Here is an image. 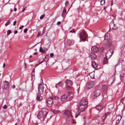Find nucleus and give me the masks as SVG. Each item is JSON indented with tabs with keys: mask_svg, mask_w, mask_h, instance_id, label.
<instances>
[{
	"mask_svg": "<svg viewBox=\"0 0 125 125\" xmlns=\"http://www.w3.org/2000/svg\"><path fill=\"white\" fill-rule=\"evenodd\" d=\"M48 112V110L46 108L43 109L42 111H40L38 114L37 117L38 119L43 121L46 118Z\"/></svg>",
	"mask_w": 125,
	"mask_h": 125,
	"instance_id": "f257e3e1",
	"label": "nucleus"
},
{
	"mask_svg": "<svg viewBox=\"0 0 125 125\" xmlns=\"http://www.w3.org/2000/svg\"><path fill=\"white\" fill-rule=\"evenodd\" d=\"M73 94L71 92H69L67 93V94H64L61 97V100L62 101H63L67 99L70 100L73 98Z\"/></svg>",
	"mask_w": 125,
	"mask_h": 125,
	"instance_id": "f03ea898",
	"label": "nucleus"
},
{
	"mask_svg": "<svg viewBox=\"0 0 125 125\" xmlns=\"http://www.w3.org/2000/svg\"><path fill=\"white\" fill-rule=\"evenodd\" d=\"M109 34L108 33H106L104 36V39L106 41H105V45L107 46H109L111 45L112 43V40L110 39H108V37Z\"/></svg>",
	"mask_w": 125,
	"mask_h": 125,
	"instance_id": "7ed1b4c3",
	"label": "nucleus"
},
{
	"mask_svg": "<svg viewBox=\"0 0 125 125\" xmlns=\"http://www.w3.org/2000/svg\"><path fill=\"white\" fill-rule=\"evenodd\" d=\"M79 36L81 40L84 41L87 37L86 33L84 31L81 30Z\"/></svg>",
	"mask_w": 125,
	"mask_h": 125,
	"instance_id": "20e7f679",
	"label": "nucleus"
},
{
	"mask_svg": "<svg viewBox=\"0 0 125 125\" xmlns=\"http://www.w3.org/2000/svg\"><path fill=\"white\" fill-rule=\"evenodd\" d=\"M64 115L66 117L67 120H68V118L71 120L72 119L73 116L71 114V112L69 110L65 111L64 113Z\"/></svg>",
	"mask_w": 125,
	"mask_h": 125,
	"instance_id": "39448f33",
	"label": "nucleus"
},
{
	"mask_svg": "<svg viewBox=\"0 0 125 125\" xmlns=\"http://www.w3.org/2000/svg\"><path fill=\"white\" fill-rule=\"evenodd\" d=\"M87 107L84 106V105L80 104L78 107V109L79 110L78 111V112L76 113V115L77 116L75 115V118L77 117V116L80 115V113L81 111H83Z\"/></svg>",
	"mask_w": 125,
	"mask_h": 125,
	"instance_id": "423d86ee",
	"label": "nucleus"
},
{
	"mask_svg": "<svg viewBox=\"0 0 125 125\" xmlns=\"http://www.w3.org/2000/svg\"><path fill=\"white\" fill-rule=\"evenodd\" d=\"M94 84V82L93 81H91L87 83L86 88L87 89H90L93 88Z\"/></svg>",
	"mask_w": 125,
	"mask_h": 125,
	"instance_id": "0eeeda50",
	"label": "nucleus"
},
{
	"mask_svg": "<svg viewBox=\"0 0 125 125\" xmlns=\"http://www.w3.org/2000/svg\"><path fill=\"white\" fill-rule=\"evenodd\" d=\"M44 86L42 84H40L38 85V90L39 94H42L43 93Z\"/></svg>",
	"mask_w": 125,
	"mask_h": 125,
	"instance_id": "6e6552de",
	"label": "nucleus"
},
{
	"mask_svg": "<svg viewBox=\"0 0 125 125\" xmlns=\"http://www.w3.org/2000/svg\"><path fill=\"white\" fill-rule=\"evenodd\" d=\"M53 99L52 98H48L47 99L46 101V105L48 106H52L53 103Z\"/></svg>",
	"mask_w": 125,
	"mask_h": 125,
	"instance_id": "1a4fd4ad",
	"label": "nucleus"
},
{
	"mask_svg": "<svg viewBox=\"0 0 125 125\" xmlns=\"http://www.w3.org/2000/svg\"><path fill=\"white\" fill-rule=\"evenodd\" d=\"M101 94V91L99 89H96L94 92L93 96L95 97L99 96Z\"/></svg>",
	"mask_w": 125,
	"mask_h": 125,
	"instance_id": "9d476101",
	"label": "nucleus"
},
{
	"mask_svg": "<svg viewBox=\"0 0 125 125\" xmlns=\"http://www.w3.org/2000/svg\"><path fill=\"white\" fill-rule=\"evenodd\" d=\"M114 52V51L113 49H111L107 51L106 53V56L107 57H108L109 59L111 57Z\"/></svg>",
	"mask_w": 125,
	"mask_h": 125,
	"instance_id": "9b49d317",
	"label": "nucleus"
},
{
	"mask_svg": "<svg viewBox=\"0 0 125 125\" xmlns=\"http://www.w3.org/2000/svg\"><path fill=\"white\" fill-rule=\"evenodd\" d=\"M109 27L110 29H112L114 30H115L117 28V27L114 23V21L112 20L110 22L109 25Z\"/></svg>",
	"mask_w": 125,
	"mask_h": 125,
	"instance_id": "f8f14e48",
	"label": "nucleus"
},
{
	"mask_svg": "<svg viewBox=\"0 0 125 125\" xmlns=\"http://www.w3.org/2000/svg\"><path fill=\"white\" fill-rule=\"evenodd\" d=\"M88 103L86 100H81L80 102V104L84 105L86 107H87V104Z\"/></svg>",
	"mask_w": 125,
	"mask_h": 125,
	"instance_id": "ddd939ff",
	"label": "nucleus"
},
{
	"mask_svg": "<svg viewBox=\"0 0 125 125\" xmlns=\"http://www.w3.org/2000/svg\"><path fill=\"white\" fill-rule=\"evenodd\" d=\"M122 118V116L120 115L117 116L115 118L116 121V124H117L119 123Z\"/></svg>",
	"mask_w": 125,
	"mask_h": 125,
	"instance_id": "4468645a",
	"label": "nucleus"
},
{
	"mask_svg": "<svg viewBox=\"0 0 125 125\" xmlns=\"http://www.w3.org/2000/svg\"><path fill=\"white\" fill-rule=\"evenodd\" d=\"M111 113L110 112H107L104 115L102 116L101 118L103 122H104L107 116Z\"/></svg>",
	"mask_w": 125,
	"mask_h": 125,
	"instance_id": "2eb2a0df",
	"label": "nucleus"
},
{
	"mask_svg": "<svg viewBox=\"0 0 125 125\" xmlns=\"http://www.w3.org/2000/svg\"><path fill=\"white\" fill-rule=\"evenodd\" d=\"M91 51L94 52H98L99 51V49L95 46H92L91 49Z\"/></svg>",
	"mask_w": 125,
	"mask_h": 125,
	"instance_id": "dca6fc26",
	"label": "nucleus"
},
{
	"mask_svg": "<svg viewBox=\"0 0 125 125\" xmlns=\"http://www.w3.org/2000/svg\"><path fill=\"white\" fill-rule=\"evenodd\" d=\"M108 89V87L105 85H103L102 87L103 92L104 94H106Z\"/></svg>",
	"mask_w": 125,
	"mask_h": 125,
	"instance_id": "f3484780",
	"label": "nucleus"
},
{
	"mask_svg": "<svg viewBox=\"0 0 125 125\" xmlns=\"http://www.w3.org/2000/svg\"><path fill=\"white\" fill-rule=\"evenodd\" d=\"M9 87V83L7 82H4L3 83V88L6 89Z\"/></svg>",
	"mask_w": 125,
	"mask_h": 125,
	"instance_id": "a211bd4d",
	"label": "nucleus"
},
{
	"mask_svg": "<svg viewBox=\"0 0 125 125\" xmlns=\"http://www.w3.org/2000/svg\"><path fill=\"white\" fill-rule=\"evenodd\" d=\"M65 83L67 85L71 86L72 84V81L70 80H67L65 81Z\"/></svg>",
	"mask_w": 125,
	"mask_h": 125,
	"instance_id": "6ab92c4d",
	"label": "nucleus"
},
{
	"mask_svg": "<svg viewBox=\"0 0 125 125\" xmlns=\"http://www.w3.org/2000/svg\"><path fill=\"white\" fill-rule=\"evenodd\" d=\"M73 42V40H68L67 41V43L68 45H72L74 44Z\"/></svg>",
	"mask_w": 125,
	"mask_h": 125,
	"instance_id": "aec40b11",
	"label": "nucleus"
},
{
	"mask_svg": "<svg viewBox=\"0 0 125 125\" xmlns=\"http://www.w3.org/2000/svg\"><path fill=\"white\" fill-rule=\"evenodd\" d=\"M90 56L91 58L93 59H94L96 57V55L94 53H91Z\"/></svg>",
	"mask_w": 125,
	"mask_h": 125,
	"instance_id": "412c9836",
	"label": "nucleus"
},
{
	"mask_svg": "<svg viewBox=\"0 0 125 125\" xmlns=\"http://www.w3.org/2000/svg\"><path fill=\"white\" fill-rule=\"evenodd\" d=\"M92 67L96 69L98 68V65L96 63H92Z\"/></svg>",
	"mask_w": 125,
	"mask_h": 125,
	"instance_id": "4be33fe9",
	"label": "nucleus"
},
{
	"mask_svg": "<svg viewBox=\"0 0 125 125\" xmlns=\"http://www.w3.org/2000/svg\"><path fill=\"white\" fill-rule=\"evenodd\" d=\"M96 109L98 110H101L103 108V106L100 105H99L95 107Z\"/></svg>",
	"mask_w": 125,
	"mask_h": 125,
	"instance_id": "5701e85b",
	"label": "nucleus"
},
{
	"mask_svg": "<svg viewBox=\"0 0 125 125\" xmlns=\"http://www.w3.org/2000/svg\"><path fill=\"white\" fill-rule=\"evenodd\" d=\"M35 68L33 69L32 71V80H34L35 79V75L34 74V69Z\"/></svg>",
	"mask_w": 125,
	"mask_h": 125,
	"instance_id": "b1692460",
	"label": "nucleus"
},
{
	"mask_svg": "<svg viewBox=\"0 0 125 125\" xmlns=\"http://www.w3.org/2000/svg\"><path fill=\"white\" fill-rule=\"evenodd\" d=\"M36 99V100L39 101H41L42 99V97L40 95H37Z\"/></svg>",
	"mask_w": 125,
	"mask_h": 125,
	"instance_id": "393cba45",
	"label": "nucleus"
},
{
	"mask_svg": "<svg viewBox=\"0 0 125 125\" xmlns=\"http://www.w3.org/2000/svg\"><path fill=\"white\" fill-rule=\"evenodd\" d=\"M108 59H109L108 57H107L106 56L105 57L104 59L103 62H108Z\"/></svg>",
	"mask_w": 125,
	"mask_h": 125,
	"instance_id": "a878e982",
	"label": "nucleus"
},
{
	"mask_svg": "<svg viewBox=\"0 0 125 125\" xmlns=\"http://www.w3.org/2000/svg\"><path fill=\"white\" fill-rule=\"evenodd\" d=\"M66 12V10L65 8H64L62 12V16H63L64 14H65Z\"/></svg>",
	"mask_w": 125,
	"mask_h": 125,
	"instance_id": "bb28decb",
	"label": "nucleus"
},
{
	"mask_svg": "<svg viewBox=\"0 0 125 125\" xmlns=\"http://www.w3.org/2000/svg\"><path fill=\"white\" fill-rule=\"evenodd\" d=\"M63 84V82L62 81H61L57 83V84L58 87H61Z\"/></svg>",
	"mask_w": 125,
	"mask_h": 125,
	"instance_id": "cd10ccee",
	"label": "nucleus"
},
{
	"mask_svg": "<svg viewBox=\"0 0 125 125\" xmlns=\"http://www.w3.org/2000/svg\"><path fill=\"white\" fill-rule=\"evenodd\" d=\"M71 86H70L69 85H67L66 87V89L68 90H71Z\"/></svg>",
	"mask_w": 125,
	"mask_h": 125,
	"instance_id": "c85d7f7f",
	"label": "nucleus"
},
{
	"mask_svg": "<svg viewBox=\"0 0 125 125\" xmlns=\"http://www.w3.org/2000/svg\"><path fill=\"white\" fill-rule=\"evenodd\" d=\"M105 3L104 0H102L101 1V5H103Z\"/></svg>",
	"mask_w": 125,
	"mask_h": 125,
	"instance_id": "c756f323",
	"label": "nucleus"
},
{
	"mask_svg": "<svg viewBox=\"0 0 125 125\" xmlns=\"http://www.w3.org/2000/svg\"><path fill=\"white\" fill-rule=\"evenodd\" d=\"M11 31L10 30H9L7 31V35H9L11 33Z\"/></svg>",
	"mask_w": 125,
	"mask_h": 125,
	"instance_id": "7c9ffc66",
	"label": "nucleus"
},
{
	"mask_svg": "<svg viewBox=\"0 0 125 125\" xmlns=\"http://www.w3.org/2000/svg\"><path fill=\"white\" fill-rule=\"evenodd\" d=\"M10 21L9 20L5 24L6 26H7L9 24Z\"/></svg>",
	"mask_w": 125,
	"mask_h": 125,
	"instance_id": "2f4dec72",
	"label": "nucleus"
},
{
	"mask_svg": "<svg viewBox=\"0 0 125 125\" xmlns=\"http://www.w3.org/2000/svg\"><path fill=\"white\" fill-rule=\"evenodd\" d=\"M75 31H74V29H73L72 30L70 31H69L70 32H73V33H74L75 32Z\"/></svg>",
	"mask_w": 125,
	"mask_h": 125,
	"instance_id": "473e14b6",
	"label": "nucleus"
},
{
	"mask_svg": "<svg viewBox=\"0 0 125 125\" xmlns=\"http://www.w3.org/2000/svg\"><path fill=\"white\" fill-rule=\"evenodd\" d=\"M45 16V15H42L40 17V19H43L44 17Z\"/></svg>",
	"mask_w": 125,
	"mask_h": 125,
	"instance_id": "72a5a7b5",
	"label": "nucleus"
},
{
	"mask_svg": "<svg viewBox=\"0 0 125 125\" xmlns=\"http://www.w3.org/2000/svg\"><path fill=\"white\" fill-rule=\"evenodd\" d=\"M69 4V2L68 1H66L65 3V6H67Z\"/></svg>",
	"mask_w": 125,
	"mask_h": 125,
	"instance_id": "f704fd0d",
	"label": "nucleus"
},
{
	"mask_svg": "<svg viewBox=\"0 0 125 125\" xmlns=\"http://www.w3.org/2000/svg\"><path fill=\"white\" fill-rule=\"evenodd\" d=\"M7 106L6 105H4L3 107V108L4 109H6L7 108Z\"/></svg>",
	"mask_w": 125,
	"mask_h": 125,
	"instance_id": "c9c22d12",
	"label": "nucleus"
},
{
	"mask_svg": "<svg viewBox=\"0 0 125 125\" xmlns=\"http://www.w3.org/2000/svg\"><path fill=\"white\" fill-rule=\"evenodd\" d=\"M43 50V49L41 47L40 48V50H39V52H42Z\"/></svg>",
	"mask_w": 125,
	"mask_h": 125,
	"instance_id": "e433bc0d",
	"label": "nucleus"
},
{
	"mask_svg": "<svg viewBox=\"0 0 125 125\" xmlns=\"http://www.w3.org/2000/svg\"><path fill=\"white\" fill-rule=\"evenodd\" d=\"M27 31V28L25 29L24 31V32L25 33H26Z\"/></svg>",
	"mask_w": 125,
	"mask_h": 125,
	"instance_id": "4c0bfd02",
	"label": "nucleus"
},
{
	"mask_svg": "<svg viewBox=\"0 0 125 125\" xmlns=\"http://www.w3.org/2000/svg\"><path fill=\"white\" fill-rule=\"evenodd\" d=\"M53 54L52 53H51L50 54V56L51 57H52L53 56Z\"/></svg>",
	"mask_w": 125,
	"mask_h": 125,
	"instance_id": "58836bf2",
	"label": "nucleus"
},
{
	"mask_svg": "<svg viewBox=\"0 0 125 125\" xmlns=\"http://www.w3.org/2000/svg\"><path fill=\"white\" fill-rule=\"evenodd\" d=\"M16 21H15L14 22H13V25H14H14H16Z\"/></svg>",
	"mask_w": 125,
	"mask_h": 125,
	"instance_id": "ea45409f",
	"label": "nucleus"
},
{
	"mask_svg": "<svg viewBox=\"0 0 125 125\" xmlns=\"http://www.w3.org/2000/svg\"><path fill=\"white\" fill-rule=\"evenodd\" d=\"M23 27H24V26L23 25L19 27V29H22Z\"/></svg>",
	"mask_w": 125,
	"mask_h": 125,
	"instance_id": "a19ab883",
	"label": "nucleus"
},
{
	"mask_svg": "<svg viewBox=\"0 0 125 125\" xmlns=\"http://www.w3.org/2000/svg\"><path fill=\"white\" fill-rule=\"evenodd\" d=\"M61 22H60V21H59L58 22H57V25H59V24H61Z\"/></svg>",
	"mask_w": 125,
	"mask_h": 125,
	"instance_id": "79ce46f5",
	"label": "nucleus"
},
{
	"mask_svg": "<svg viewBox=\"0 0 125 125\" xmlns=\"http://www.w3.org/2000/svg\"><path fill=\"white\" fill-rule=\"evenodd\" d=\"M63 125H69V124L66 122V123Z\"/></svg>",
	"mask_w": 125,
	"mask_h": 125,
	"instance_id": "37998d69",
	"label": "nucleus"
},
{
	"mask_svg": "<svg viewBox=\"0 0 125 125\" xmlns=\"http://www.w3.org/2000/svg\"><path fill=\"white\" fill-rule=\"evenodd\" d=\"M18 32V31H14V34H16Z\"/></svg>",
	"mask_w": 125,
	"mask_h": 125,
	"instance_id": "c03bdc74",
	"label": "nucleus"
},
{
	"mask_svg": "<svg viewBox=\"0 0 125 125\" xmlns=\"http://www.w3.org/2000/svg\"><path fill=\"white\" fill-rule=\"evenodd\" d=\"M43 65H44V67H46V65H47V64H46V63H44L43 64Z\"/></svg>",
	"mask_w": 125,
	"mask_h": 125,
	"instance_id": "a18cd8bd",
	"label": "nucleus"
},
{
	"mask_svg": "<svg viewBox=\"0 0 125 125\" xmlns=\"http://www.w3.org/2000/svg\"><path fill=\"white\" fill-rule=\"evenodd\" d=\"M22 105L21 103H20V104L18 105L19 107H20Z\"/></svg>",
	"mask_w": 125,
	"mask_h": 125,
	"instance_id": "49530a36",
	"label": "nucleus"
},
{
	"mask_svg": "<svg viewBox=\"0 0 125 125\" xmlns=\"http://www.w3.org/2000/svg\"><path fill=\"white\" fill-rule=\"evenodd\" d=\"M12 88L14 89L15 88V86L14 85H13L12 86Z\"/></svg>",
	"mask_w": 125,
	"mask_h": 125,
	"instance_id": "de8ad7c7",
	"label": "nucleus"
},
{
	"mask_svg": "<svg viewBox=\"0 0 125 125\" xmlns=\"http://www.w3.org/2000/svg\"><path fill=\"white\" fill-rule=\"evenodd\" d=\"M58 87V85H57V84H56V85H55V87H56V88H57Z\"/></svg>",
	"mask_w": 125,
	"mask_h": 125,
	"instance_id": "09e8293b",
	"label": "nucleus"
},
{
	"mask_svg": "<svg viewBox=\"0 0 125 125\" xmlns=\"http://www.w3.org/2000/svg\"><path fill=\"white\" fill-rule=\"evenodd\" d=\"M113 82L112 83H113V82L115 80V77H114V78H113Z\"/></svg>",
	"mask_w": 125,
	"mask_h": 125,
	"instance_id": "8fccbe9b",
	"label": "nucleus"
},
{
	"mask_svg": "<svg viewBox=\"0 0 125 125\" xmlns=\"http://www.w3.org/2000/svg\"><path fill=\"white\" fill-rule=\"evenodd\" d=\"M53 64V63L52 64H50V65H49V64H48V66H49V67H50Z\"/></svg>",
	"mask_w": 125,
	"mask_h": 125,
	"instance_id": "3c124183",
	"label": "nucleus"
},
{
	"mask_svg": "<svg viewBox=\"0 0 125 125\" xmlns=\"http://www.w3.org/2000/svg\"><path fill=\"white\" fill-rule=\"evenodd\" d=\"M37 54V52H35L34 54H33L34 55H36V54Z\"/></svg>",
	"mask_w": 125,
	"mask_h": 125,
	"instance_id": "603ef678",
	"label": "nucleus"
},
{
	"mask_svg": "<svg viewBox=\"0 0 125 125\" xmlns=\"http://www.w3.org/2000/svg\"><path fill=\"white\" fill-rule=\"evenodd\" d=\"M16 10H17L16 9V8H14V11H16Z\"/></svg>",
	"mask_w": 125,
	"mask_h": 125,
	"instance_id": "864d4df0",
	"label": "nucleus"
},
{
	"mask_svg": "<svg viewBox=\"0 0 125 125\" xmlns=\"http://www.w3.org/2000/svg\"><path fill=\"white\" fill-rule=\"evenodd\" d=\"M5 66V63H4L3 64V68H4V67Z\"/></svg>",
	"mask_w": 125,
	"mask_h": 125,
	"instance_id": "5fc2aeb1",
	"label": "nucleus"
},
{
	"mask_svg": "<svg viewBox=\"0 0 125 125\" xmlns=\"http://www.w3.org/2000/svg\"><path fill=\"white\" fill-rule=\"evenodd\" d=\"M57 112V113H59V111H58L56 110V111H55V112Z\"/></svg>",
	"mask_w": 125,
	"mask_h": 125,
	"instance_id": "6e6d98bb",
	"label": "nucleus"
},
{
	"mask_svg": "<svg viewBox=\"0 0 125 125\" xmlns=\"http://www.w3.org/2000/svg\"><path fill=\"white\" fill-rule=\"evenodd\" d=\"M24 67L25 68L26 67V64L25 63H24Z\"/></svg>",
	"mask_w": 125,
	"mask_h": 125,
	"instance_id": "4d7b16f0",
	"label": "nucleus"
},
{
	"mask_svg": "<svg viewBox=\"0 0 125 125\" xmlns=\"http://www.w3.org/2000/svg\"><path fill=\"white\" fill-rule=\"evenodd\" d=\"M25 10V8H24L23 10H22V12H24V10Z\"/></svg>",
	"mask_w": 125,
	"mask_h": 125,
	"instance_id": "13d9d810",
	"label": "nucleus"
},
{
	"mask_svg": "<svg viewBox=\"0 0 125 125\" xmlns=\"http://www.w3.org/2000/svg\"><path fill=\"white\" fill-rule=\"evenodd\" d=\"M92 62H95L94 61H93Z\"/></svg>",
	"mask_w": 125,
	"mask_h": 125,
	"instance_id": "bf43d9fd",
	"label": "nucleus"
},
{
	"mask_svg": "<svg viewBox=\"0 0 125 125\" xmlns=\"http://www.w3.org/2000/svg\"><path fill=\"white\" fill-rule=\"evenodd\" d=\"M31 55H30V56L29 58H31Z\"/></svg>",
	"mask_w": 125,
	"mask_h": 125,
	"instance_id": "052dcab7",
	"label": "nucleus"
},
{
	"mask_svg": "<svg viewBox=\"0 0 125 125\" xmlns=\"http://www.w3.org/2000/svg\"><path fill=\"white\" fill-rule=\"evenodd\" d=\"M104 10H105V7H104Z\"/></svg>",
	"mask_w": 125,
	"mask_h": 125,
	"instance_id": "680f3d73",
	"label": "nucleus"
},
{
	"mask_svg": "<svg viewBox=\"0 0 125 125\" xmlns=\"http://www.w3.org/2000/svg\"><path fill=\"white\" fill-rule=\"evenodd\" d=\"M41 79L42 80V78H41Z\"/></svg>",
	"mask_w": 125,
	"mask_h": 125,
	"instance_id": "e2e57ef3",
	"label": "nucleus"
},
{
	"mask_svg": "<svg viewBox=\"0 0 125 125\" xmlns=\"http://www.w3.org/2000/svg\"><path fill=\"white\" fill-rule=\"evenodd\" d=\"M43 62V61H42V62H40L42 63V62Z\"/></svg>",
	"mask_w": 125,
	"mask_h": 125,
	"instance_id": "0e129e2a",
	"label": "nucleus"
},
{
	"mask_svg": "<svg viewBox=\"0 0 125 125\" xmlns=\"http://www.w3.org/2000/svg\"><path fill=\"white\" fill-rule=\"evenodd\" d=\"M102 50H103V48L102 47Z\"/></svg>",
	"mask_w": 125,
	"mask_h": 125,
	"instance_id": "69168bd1",
	"label": "nucleus"
},
{
	"mask_svg": "<svg viewBox=\"0 0 125 125\" xmlns=\"http://www.w3.org/2000/svg\"><path fill=\"white\" fill-rule=\"evenodd\" d=\"M15 125H17V124H15Z\"/></svg>",
	"mask_w": 125,
	"mask_h": 125,
	"instance_id": "338daca9",
	"label": "nucleus"
},
{
	"mask_svg": "<svg viewBox=\"0 0 125 125\" xmlns=\"http://www.w3.org/2000/svg\"><path fill=\"white\" fill-rule=\"evenodd\" d=\"M112 4H113V3H112L111 4V5H112Z\"/></svg>",
	"mask_w": 125,
	"mask_h": 125,
	"instance_id": "774afa93",
	"label": "nucleus"
}]
</instances>
